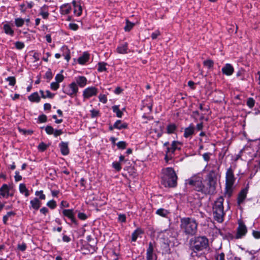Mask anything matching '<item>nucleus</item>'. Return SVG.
<instances>
[{
	"label": "nucleus",
	"instance_id": "obj_1",
	"mask_svg": "<svg viewBox=\"0 0 260 260\" xmlns=\"http://www.w3.org/2000/svg\"><path fill=\"white\" fill-rule=\"evenodd\" d=\"M208 166L209 168H212V169L209 171L207 176L208 182L206 186L203 185L202 178L197 175L186 180V184L198 191H201L205 194H213L215 191L220 166L217 164V161H215V164H209Z\"/></svg>",
	"mask_w": 260,
	"mask_h": 260
},
{
	"label": "nucleus",
	"instance_id": "obj_2",
	"mask_svg": "<svg viewBox=\"0 0 260 260\" xmlns=\"http://www.w3.org/2000/svg\"><path fill=\"white\" fill-rule=\"evenodd\" d=\"M209 246L208 239L205 236H199L191 238L189 241V247L192 251V257L198 256V252L206 249Z\"/></svg>",
	"mask_w": 260,
	"mask_h": 260
},
{
	"label": "nucleus",
	"instance_id": "obj_3",
	"mask_svg": "<svg viewBox=\"0 0 260 260\" xmlns=\"http://www.w3.org/2000/svg\"><path fill=\"white\" fill-rule=\"evenodd\" d=\"M197 228L198 223L193 218L184 217L180 220V228L186 235H195L197 232Z\"/></svg>",
	"mask_w": 260,
	"mask_h": 260
},
{
	"label": "nucleus",
	"instance_id": "obj_4",
	"mask_svg": "<svg viewBox=\"0 0 260 260\" xmlns=\"http://www.w3.org/2000/svg\"><path fill=\"white\" fill-rule=\"evenodd\" d=\"M162 182L165 186L174 187L177 184V175L172 168H167L162 170Z\"/></svg>",
	"mask_w": 260,
	"mask_h": 260
},
{
	"label": "nucleus",
	"instance_id": "obj_5",
	"mask_svg": "<svg viewBox=\"0 0 260 260\" xmlns=\"http://www.w3.org/2000/svg\"><path fill=\"white\" fill-rule=\"evenodd\" d=\"M223 198L220 197L214 202L212 208L214 218L219 223L223 221L225 215L223 205Z\"/></svg>",
	"mask_w": 260,
	"mask_h": 260
},
{
	"label": "nucleus",
	"instance_id": "obj_6",
	"mask_svg": "<svg viewBox=\"0 0 260 260\" xmlns=\"http://www.w3.org/2000/svg\"><path fill=\"white\" fill-rule=\"evenodd\" d=\"M236 178L234 176V172L231 168H229L225 175V194L230 197L232 194L234 189V184Z\"/></svg>",
	"mask_w": 260,
	"mask_h": 260
},
{
	"label": "nucleus",
	"instance_id": "obj_7",
	"mask_svg": "<svg viewBox=\"0 0 260 260\" xmlns=\"http://www.w3.org/2000/svg\"><path fill=\"white\" fill-rule=\"evenodd\" d=\"M78 91V85L75 82H72L69 85L68 87L64 89L63 92L71 96H75Z\"/></svg>",
	"mask_w": 260,
	"mask_h": 260
},
{
	"label": "nucleus",
	"instance_id": "obj_8",
	"mask_svg": "<svg viewBox=\"0 0 260 260\" xmlns=\"http://www.w3.org/2000/svg\"><path fill=\"white\" fill-rule=\"evenodd\" d=\"M98 89L93 86L88 87L83 91V96L84 99H88L98 94Z\"/></svg>",
	"mask_w": 260,
	"mask_h": 260
},
{
	"label": "nucleus",
	"instance_id": "obj_9",
	"mask_svg": "<svg viewBox=\"0 0 260 260\" xmlns=\"http://www.w3.org/2000/svg\"><path fill=\"white\" fill-rule=\"evenodd\" d=\"M157 256L153 252V244L151 242L149 243V247L147 249L146 260H156Z\"/></svg>",
	"mask_w": 260,
	"mask_h": 260
},
{
	"label": "nucleus",
	"instance_id": "obj_10",
	"mask_svg": "<svg viewBox=\"0 0 260 260\" xmlns=\"http://www.w3.org/2000/svg\"><path fill=\"white\" fill-rule=\"evenodd\" d=\"M247 233V228L245 224L240 222L239 224V226L237 229V233L236 235V238L240 239L244 236Z\"/></svg>",
	"mask_w": 260,
	"mask_h": 260
},
{
	"label": "nucleus",
	"instance_id": "obj_11",
	"mask_svg": "<svg viewBox=\"0 0 260 260\" xmlns=\"http://www.w3.org/2000/svg\"><path fill=\"white\" fill-rule=\"evenodd\" d=\"M62 213L64 216L70 218L73 223H75V224H77V221L75 218V214L74 213L73 210L64 209L62 211Z\"/></svg>",
	"mask_w": 260,
	"mask_h": 260
},
{
	"label": "nucleus",
	"instance_id": "obj_12",
	"mask_svg": "<svg viewBox=\"0 0 260 260\" xmlns=\"http://www.w3.org/2000/svg\"><path fill=\"white\" fill-rule=\"evenodd\" d=\"M76 85L82 88L87 84V80L84 76H79L75 78Z\"/></svg>",
	"mask_w": 260,
	"mask_h": 260
},
{
	"label": "nucleus",
	"instance_id": "obj_13",
	"mask_svg": "<svg viewBox=\"0 0 260 260\" xmlns=\"http://www.w3.org/2000/svg\"><path fill=\"white\" fill-rule=\"evenodd\" d=\"M194 127L192 124L184 129V137L186 138H191L194 133Z\"/></svg>",
	"mask_w": 260,
	"mask_h": 260
},
{
	"label": "nucleus",
	"instance_id": "obj_14",
	"mask_svg": "<svg viewBox=\"0 0 260 260\" xmlns=\"http://www.w3.org/2000/svg\"><path fill=\"white\" fill-rule=\"evenodd\" d=\"M59 147L62 155H67L69 153V148L68 142H61L59 144Z\"/></svg>",
	"mask_w": 260,
	"mask_h": 260
},
{
	"label": "nucleus",
	"instance_id": "obj_15",
	"mask_svg": "<svg viewBox=\"0 0 260 260\" xmlns=\"http://www.w3.org/2000/svg\"><path fill=\"white\" fill-rule=\"evenodd\" d=\"M222 72L224 74L227 76H230L234 72V68L231 64L227 63L222 68Z\"/></svg>",
	"mask_w": 260,
	"mask_h": 260
},
{
	"label": "nucleus",
	"instance_id": "obj_16",
	"mask_svg": "<svg viewBox=\"0 0 260 260\" xmlns=\"http://www.w3.org/2000/svg\"><path fill=\"white\" fill-rule=\"evenodd\" d=\"M247 188H244L240 191L238 198V204H241L245 199L247 193Z\"/></svg>",
	"mask_w": 260,
	"mask_h": 260
},
{
	"label": "nucleus",
	"instance_id": "obj_17",
	"mask_svg": "<svg viewBox=\"0 0 260 260\" xmlns=\"http://www.w3.org/2000/svg\"><path fill=\"white\" fill-rule=\"evenodd\" d=\"M178 145H179V143L176 141H173L171 147L167 148V151L166 153H173L174 151L177 149H180V148L178 147Z\"/></svg>",
	"mask_w": 260,
	"mask_h": 260
},
{
	"label": "nucleus",
	"instance_id": "obj_18",
	"mask_svg": "<svg viewBox=\"0 0 260 260\" xmlns=\"http://www.w3.org/2000/svg\"><path fill=\"white\" fill-rule=\"evenodd\" d=\"M9 188L7 184H3L0 188V194L3 197H8L9 194Z\"/></svg>",
	"mask_w": 260,
	"mask_h": 260
},
{
	"label": "nucleus",
	"instance_id": "obj_19",
	"mask_svg": "<svg viewBox=\"0 0 260 260\" xmlns=\"http://www.w3.org/2000/svg\"><path fill=\"white\" fill-rule=\"evenodd\" d=\"M127 127V124L126 123H122L121 121L120 120H117L113 125L114 128L118 129L126 128Z\"/></svg>",
	"mask_w": 260,
	"mask_h": 260
},
{
	"label": "nucleus",
	"instance_id": "obj_20",
	"mask_svg": "<svg viewBox=\"0 0 260 260\" xmlns=\"http://www.w3.org/2000/svg\"><path fill=\"white\" fill-rule=\"evenodd\" d=\"M30 203L31 207L35 210H38L40 207L41 204V202L37 198H35L30 201Z\"/></svg>",
	"mask_w": 260,
	"mask_h": 260
},
{
	"label": "nucleus",
	"instance_id": "obj_21",
	"mask_svg": "<svg viewBox=\"0 0 260 260\" xmlns=\"http://www.w3.org/2000/svg\"><path fill=\"white\" fill-rule=\"evenodd\" d=\"M156 214L163 217H166L169 214V212L164 208H159L156 211Z\"/></svg>",
	"mask_w": 260,
	"mask_h": 260
},
{
	"label": "nucleus",
	"instance_id": "obj_22",
	"mask_svg": "<svg viewBox=\"0 0 260 260\" xmlns=\"http://www.w3.org/2000/svg\"><path fill=\"white\" fill-rule=\"evenodd\" d=\"M127 43H125L118 46L117 48V50L119 53L124 54L127 53Z\"/></svg>",
	"mask_w": 260,
	"mask_h": 260
},
{
	"label": "nucleus",
	"instance_id": "obj_23",
	"mask_svg": "<svg viewBox=\"0 0 260 260\" xmlns=\"http://www.w3.org/2000/svg\"><path fill=\"white\" fill-rule=\"evenodd\" d=\"M3 28L4 31L6 34L9 35L11 36H13L14 35V30L12 29V28L9 24H4Z\"/></svg>",
	"mask_w": 260,
	"mask_h": 260
},
{
	"label": "nucleus",
	"instance_id": "obj_24",
	"mask_svg": "<svg viewBox=\"0 0 260 260\" xmlns=\"http://www.w3.org/2000/svg\"><path fill=\"white\" fill-rule=\"evenodd\" d=\"M89 59V55L87 53H84L82 56L78 58V62L80 64H83L87 62Z\"/></svg>",
	"mask_w": 260,
	"mask_h": 260
},
{
	"label": "nucleus",
	"instance_id": "obj_25",
	"mask_svg": "<svg viewBox=\"0 0 260 260\" xmlns=\"http://www.w3.org/2000/svg\"><path fill=\"white\" fill-rule=\"evenodd\" d=\"M28 99L31 102H39L40 100L38 92H34L28 96Z\"/></svg>",
	"mask_w": 260,
	"mask_h": 260
},
{
	"label": "nucleus",
	"instance_id": "obj_26",
	"mask_svg": "<svg viewBox=\"0 0 260 260\" xmlns=\"http://www.w3.org/2000/svg\"><path fill=\"white\" fill-rule=\"evenodd\" d=\"M19 190L22 193H24L25 197L29 196V192L28 189L26 188V186L24 184L21 183L19 185Z\"/></svg>",
	"mask_w": 260,
	"mask_h": 260
},
{
	"label": "nucleus",
	"instance_id": "obj_27",
	"mask_svg": "<svg viewBox=\"0 0 260 260\" xmlns=\"http://www.w3.org/2000/svg\"><path fill=\"white\" fill-rule=\"evenodd\" d=\"M143 233L142 231L140 229H137L132 234V241H136L139 235Z\"/></svg>",
	"mask_w": 260,
	"mask_h": 260
},
{
	"label": "nucleus",
	"instance_id": "obj_28",
	"mask_svg": "<svg viewBox=\"0 0 260 260\" xmlns=\"http://www.w3.org/2000/svg\"><path fill=\"white\" fill-rule=\"evenodd\" d=\"M15 215V213L13 211L9 212L7 214L3 217V222L4 224H6L7 223V221L8 219L12 216H14Z\"/></svg>",
	"mask_w": 260,
	"mask_h": 260
},
{
	"label": "nucleus",
	"instance_id": "obj_29",
	"mask_svg": "<svg viewBox=\"0 0 260 260\" xmlns=\"http://www.w3.org/2000/svg\"><path fill=\"white\" fill-rule=\"evenodd\" d=\"M113 111L114 113L116 114V116L118 117H121L122 116V111L119 109L118 106H114L112 107Z\"/></svg>",
	"mask_w": 260,
	"mask_h": 260
},
{
	"label": "nucleus",
	"instance_id": "obj_30",
	"mask_svg": "<svg viewBox=\"0 0 260 260\" xmlns=\"http://www.w3.org/2000/svg\"><path fill=\"white\" fill-rule=\"evenodd\" d=\"M176 129V126L174 124H171L167 126V132L168 134L173 133Z\"/></svg>",
	"mask_w": 260,
	"mask_h": 260
},
{
	"label": "nucleus",
	"instance_id": "obj_31",
	"mask_svg": "<svg viewBox=\"0 0 260 260\" xmlns=\"http://www.w3.org/2000/svg\"><path fill=\"white\" fill-rule=\"evenodd\" d=\"M15 23L17 27H21L24 23V20L20 18H16L15 20Z\"/></svg>",
	"mask_w": 260,
	"mask_h": 260
},
{
	"label": "nucleus",
	"instance_id": "obj_32",
	"mask_svg": "<svg viewBox=\"0 0 260 260\" xmlns=\"http://www.w3.org/2000/svg\"><path fill=\"white\" fill-rule=\"evenodd\" d=\"M6 80L9 82V84L11 86H14L16 83V79L14 77H9Z\"/></svg>",
	"mask_w": 260,
	"mask_h": 260
},
{
	"label": "nucleus",
	"instance_id": "obj_33",
	"mask_svg": "<svg viewBox=\"0 0 260 260\" xmlns=\"http://www.w3.org/2000/svg\"><path fill=\"white\" fill-rule=\"evenodd\" d=\"M134 26V23L129 22L128 20L126 21V25L124 27V29L126 31H129Z\"/></svg>",
	"mask_w": 260,
	"mask_h": 260
},
{
	"label": "nucleus",
	"instance_id": "obj_34",
	"mask_svg": "<svg viewBox=\"0 0 260 260\" xmlns=\"http://www.w3.org/2000/svg\"><path fill=\"white\" fill-rule=\"evenodd\" d=\"M106 64L103 62H100L98 64V71L99 72H103L106 70Z\"/></svg>",
	"mask_w": 260,
	"mask_h": 260
},
{
	"label": "nucleus",
	"instance_id": "obj_35",
	"mask_svg": "<svg viewBox=\"0 0 260 260\" xmlns=\"http://www.w3.org/2000/svg\"><path fill=\"white\" fill-rule=\"evenodd\" d=\"M255 101L252 98H248L247 101V106L251 108H252L254 105Z\"/></svg>",
	"mask_w": 260,
	"mask_h": 260
},
{
	"label": "nucleus",
	"instance_id": "obj_36",
	"mask_svg": "<svg viewBox=\"0 0 260 260\" xmlns=\"http://www.w3.org/2000/svg\"><path fill=\"white\" fill-rule=\"evenodd\" d=\"M126 145L127 144L124 141H120L117 144L118 148L121 149H125L126 147Z\"/></svg>",
	"mask_w": 260,
	"mask_h": 260
},
{
	"label": "nucleus",
	"instance_id": "obj_37",
	"mask_svg": "<svg viewBox=\"0 0 260 260\" xmlns=\"http://www.w3.org/2000/svg\"><path fill=\"white\" fill-rule=\"evenodd\" d=\"M47 148V145L43 142H41L38 145V148L41 151H45Z\"/></svg>",
	"mask_w": 260,
	"mask_h": 260
},
{
	"label": "nucleus",
	"instance_id": "obj_38",
	"mask_svg": "<svg viewBox=\"0 0 260 260\" xmlns=\"http://www.w3.org/2000/svg\"><path fill=\"white\" fill-rule=\"evenodd\" d=\"M204 64L208 68H211L213 67V61L210 59L204 61Z\"/></svg>",
	"mask_w": 260,
	"mask_h": 260
},
{
	"label": "nucleus",
	"instance_id": "obj_39",
	"mask_svg": "<svg viewBox=\"0 0 260 260\" xmlns=\"http://www.w3.org/2000/svg\"><path fill=\"white\" fill-rule=\"evenodd\" d=\"M45 131L48 135L53 134L54 129L51 126L48 125L45 128Z\"/></svg>",
	"mask_w": 260,
	"mask_h": 260
},
{
	"label": "nucleus",
	"instance_id": "obj_40",
	"mask_svg": "<svg viewBox=\"0 0 260 260\" xmlns=\"http://www.w3.org/2000/svg\"><path fill=\"white\" fill-rule=\"evenodd\" d=\"M63 7L64 8V9L63 10V13L66 14H69L71 11V6L68 4H66L64 5Z\"/></svg>",
	"mask_w": 260,
	"mask_h": 260
},
{
	"label": "nucleus",
	"instance_id": "obj_41",
	"mask_svg": "<svg viewBox=\"0 0 260 260\" xmlns=\"http://www.w3.org/2000/svg\"><path fill=\"white\" fill-rule=\"evenodd\" d=\"M63 79L64 77L61 74H58L55 76V80L58 83L61 82L63 80Z\"/></svg>",
	"mask_w": 260,
	"mask_h": 260
},
{
	"label": "nucleus",
	"instance_id": "obj_42",
	"mask_svg": "<svg viewBox=\"0 0 260 260\" xmlns=\"http://www.w3.org/2000/svg\"><path fill=\"white\" fill-rule=\"evenodd\" d=\"M47 205L50 208L54 209L56 207V204L54 200H51L47 203Z\"/></svg>",
	"mask_w": 260,
	"mask_h": 260
},
{
	"label": "nucleus",
	"instance_id": "obj_43",
	"mask_svg": "<svg viewBox=\"0 0 260 260\" xmlns=\"http://www.w3.org/2000/svg\"><path fill=\"white\" fill-rule=\"evenodd\" d=\"M15 44L16 48L19 50L22 49L24 47V43L21 42H16Z\"/></svg>",
	"mask_w": 260,
	"mask_h": 260
},
{
	"label": "nucleus",
	"instance_id": "obj_44",
	"mask_svg": "<svg viewBox=\"0 0 260 260\" xmlns=\"http://www.w3.org/2000/svg\"><path fill=\"white\" fill-rule=\"evenodd\" d=\"M99 100L101 102L105 104L107 103V99L106 95L105 94H100L99 96Z\"/></svg>",
	"mask_w": 260,
	"mask_h": 260
},
{
	"label": "nucleus",
	"instance_id": "obj_45",
	"mask_svg": "<svg viewBox=\"0 0 260 260\" xmlns=\"http://www.w3.org/2000/svg\"><path fill=\"white\" fill-rule=\"evenodd\" d=\"M35 194L37 196L39 197V198L41 200H45V195L43 194V191H37L35 193Z\"/></svg>",
	"mask_w": 260,
	"mask_h": 260
},
{
	"label": "nucleus",
	"instance_id": "obj_46",
	"mask_svg": "<svg viewBox=\"0 0 260 260\" xmlns=\"http://www.w3.org/2000/svg\"><path fill=\"white\" fill-rule=\"evenodd\" d=\"M51 88L53 90H57L59 87V83L55 82H52L50 85Z\"/></svg>",
	"mask_w": 260,
	"mask_h": 260
},
{
	"label": "nucleus",
	"instance_id": "obj_47",
	"mask_svg": "<svg viewBox=\"0 0 260 260\" xmlns=\"http://www.w3.org/2000/svg\"><path fill=\"white\" fill-rule=\"evenodd\" d=\"M54 94H52L50 91L47 90L45 92V95H43V98L45 99L47 98H52Z\"/></svg>",
	"mask_w": 260,
	"mask_h": 260
},
{
	"label": "nucleus",
	"instance_id": "obj_48",
	"mask_svg": "<svg viewBox=\"0 0 260 260\" xmlns=\"http://www.w3.org/2000/svg\"><path fill=\"white\" fill-rule=\"evenodd\" d=\"M215 260H225L224 253L221 252L217 254L215 256Z\"/></svg>",
	"mask_w": 260,
	"mask_h": 260
},
{
	"label": "nucleus",
	"instance_id": "obj_49",
	"mask_svg": "<svg viewBox=\"0 0 260 260\" xmlns=\"http://www.w3.org/2000/svg\"><path fill=\"white\" fill-rule=\"evenodd\" d=\"M112 165L113 168L118 171H119L121 169L120 163L118 162H114Z\"/></svg>",
	"mask_w": 260,
	"mask_h": 260
},
{
	"label": "nucleus",
	"instance_id": "obj_50",
	"mask_svg": "<svg viewBox=\"0 0 260 260\" xmlns=\"http://www.w3.org/2000/svg\"><path fill=\"white\" fill-rule=\"evenodd\" d=\"M26 248V245L24 243H22L18 245V249L22 251L25 250Z\"/></svg>",
	"mask_w": 260,
	"mask_h": 260
},
{
	"label": "nucleus",
	"instance_id": "obj_51",
	"mask_svg": "<svg viewBox=\"0 0 260 260\" xmlns=\"http://www.w3.org/2000/svg\"><path fill=\"white\" fill-rule=\"evenodd\" d=\"M74 13L77 16H80L81 14L82 9H81V7L80 6H77V8L75 9Z\"/></svg>",
	"mask_w": 260,
	"mask_h": 260
},
{
	"label": "nucleus",
	"instance_id": "obj_52",
	"mask_svg": "<svg viewBox=\"0 0 260 260\" xmlns=\"http://www.w3.org/2000/svg\"><path fill=\"white\" fill-rule=\"evenodd\" d=\"M38 119L40 122H45L47 121V116L42 114L39 116Z\"/></svg>",
	"mask_w": 260,
	"mask_h": 260
},
{
	"label": "nucleus",
	"instance_id": "obj_53",
	"mask_svg": "<svg viewBox=\"0 0 260 260\" xmlns=\"http://www.w3.org/2000/svg\"><path fill=\"white\" fill-rule=\"evenodd\" d=\"M45 77L47 79L50 80L52 78V74L50 69H49L45 73Z\"/></svg>",
	"mask_w": 260,
	"mask_h": 260
},
{
	"label": "nucleus",
	"instance_id": "obj_54",
	"mask_svg": "<svg viewBox=\"0 0 260 260\" xmlns=\"http://www.w3.org/2000/svg\"><path fill=\"white\" fill-rule=\"evenodd\" d=\"M90 112H91V116L92 118L97 117L99 115V111L98 110L93 109L90 111Z\"/></svg>",
	"mask_w": 260,
	"mask_h": 260
},
{
	"label": "nucleus",
	"instance_id": "obj_55",
	"mask_svg": "<svg viewBox=\"0 0 260 260\" xmlns=\"http://www.w3.org/2000/svg\"><path fill=\"white\" fill-rule=\"evenodd\" d=\"M78 217L79 219L81 220H85L87 217V215L85 213L81 212H79L78 213Z\"/></svg>",
	"mask_w": 260,
	"mask_h": 260
},
{
	"label": "nucleus",
	"instance_id": "obj_56",
	"mask_svg": "<svg viewBox=\"0 0 260 260\" xmlns=\"http://www.w3.org/2000/svg\"><path fill=\"white\" fill-rule=\"evenodd\" d=\"M160 35V32L159 30H155L151 34V38L152 39H155L157 37Z\"/></svg>",
	"mask_w": 260,
	"mask_h": 260
},
{
	"label": "nucleus",
	"instance_id": "obj_57",
	"mask_svg": "<svg viewBox=\"0 0 260 260\" xmlns=\"http://www.w3.org/2000/svg\"><path fill=\"white\" fill-rule=\"evenodd\" d=\"M15 179L16 181H19L22 179V177L19 175V173L18 171L15 172Z\"/></svg>",
	"mask_w": 260,
	"mask_h": 260
},
{
	"label": "nucleus",
	"instance_id": "obj_58",
	"mask_svg": "<svg viewBox=\"0 0 260 260\" xmlns=\"http://www.w3.org/2000/svg\"><path fill=\"white\" fill-rule=\"evenodd\" d=\"M69 28L73 30H76L78 28V26L75 23H70Z\"/></svg>",
	"mask_w": 260,
	"mask_h": 260
},
{
	"label": "nucleus",
	"instance_id": "obj_59",
	"mask_svg": "<svg viewBox=\"0 0 260 260\" xmlns=\"http://www.w3.org/2000/svg\"><path fill=\"white\" fill-rule=\"evenodd\" d=\"M210 153H205L203 155V157L204 160L206 161H208L210 159Z\"/></svg>",
	"mask_w": 260,
	"mask_h": 260
},
{
	"label": "nucleus",
	"instance_id": "obj_60",
	"mask_svg": "<svg viewBox=\"0 0 260 260\" xmlns=\"http://www.w3.org/2000/svg\"><path fill=\"white\" fill-rule=\"evenodd\" d=\"M63 133L61 129H57L54 131L53 135L55 137H57Z\"/></svg>",
	"mask_w": 260,
	"mask_h": 260
},
{
	"label": "nucleus",
	"instance_id": "obj_61",
	"mask_svg": "<svg viewBox=\"0 0 260 260\" xmlns=\"http://www.w3.org/2000/svg\"><path fill=\"white\" fill-rule=\"evenodd\" d=\"M252 235L256 239L260 238V232L258 231H253L252 232Z\"/></svg>",
	"mask_w": 260,
	"mask_h": 260
},
{
	"label": "nucleus",
	"instance_id": "obj_62",
	"mask_svg": "<svg viewBox=\"0 0 260 260\" xmlns=\"http://www.w3.org/2000/svg\"><path fill=\"white\" fill-rule=\"evenodd\" d=\"M118 219L121 222H125L126 220V217L124 215L120 214L118 217Z\"/></svg>",
	"mask_w": 260,
	"mask_h": 260
},
{
	"label": "nucleus",
	"instance_id": "obj_63",
	"mask_svg": "<svg viewBox=\"0 0 260 260\" xmlns=\"http://www.w3.org/2000/svg\"><path fill=\"white\" fill-rule=\"evenodd\" d=\"M41 15H42L43 18L46 19L47 18L49 15V13H48V12L42 11L41 12Z\"/></svg>",
	"mask_w": 260,
	"mask_h": 260
},
{
	"label": "nucleus",
	"instance_id": "obj_64",
	"mask_svg": "<svg viewBox=\"0 0 260 260\" xmlns=\"http://www.w3.org/2000/svg\"><path fill=\"white\" fill-rule=\"evenodd\" d=\"M62 240L64 242H69L70 241L71 239L68 236L63 235L62 237Z\"/></svg>",
	"mask_w": 260,
	"mask_h": 260
}]
</instances>
